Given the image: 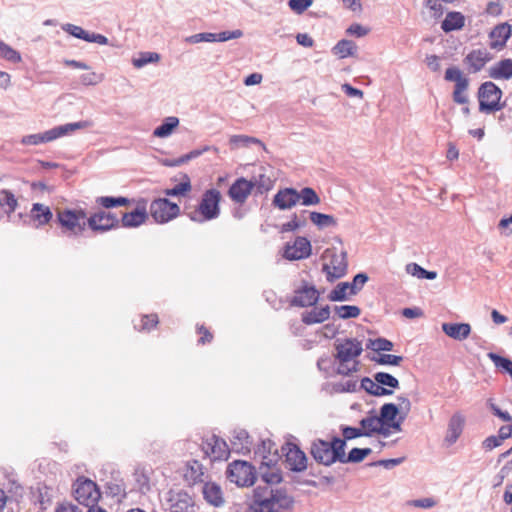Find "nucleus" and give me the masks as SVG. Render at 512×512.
Segmentation results:
<instances>
[{
  "label": "nucleus",
  "mask_w": 512,
  "mask_h": 512,
  "mask_svg": "<svg viewBox=\"0 0 512 512\" xmlns=\"http://www.w3.org/2000/svg\"><path fill=\"white\" fill-rule=\"evenodd\" d=\"M294 500L286 489L271 485H258L254 489L249 512H291Z\"/></svg>",
  "instance_id": "nucleus-1"
},
{
  "label": "nucleus",
  "mask_w": 512,
  "mask_h": 512,
  "mask_svg": "<svg viewBox=\"0 0 512 512\" xmlns=\"http://www.w3.org/2000/svg\"><path fill=\"white\" fill-rule=\"evenodd\" d=\"M345 448V440L339 437H333L331 441L315 439L311 443L310 453L317 463L331 466L343 460Z\"/></svg>",
  "instance_id": "nucleus-2"
},
{
  "label": "nucleus",
  "mask_w": 512,
  "mask_h": 512,
  "mask_svg": "<svg viewBox=\"0 0 512 512\" xmlns=\"http://www.w3.org/2000/svg\"><path fill=\"white\" fill-rule=\"evenodd\" d=\"M336 358L339 361L338 374L349 375L357 370L358 362L355 360L361 355L362 343L355 338L345 339L336 344Z\"/></svg>",
  "instance_id": "nucleus-3"
},
{
  "label": "nucleus",
  "mask_w": 512,
  "mask_h": 512,
  "mask_svg": "<svg viewBox=\"0 0 512 512\" xmlns=\"http://www.w3.org/2000/svg\"><path fill=\"white\" fill-rule=\"evenodd\" d=\"M91 126L89 121H79L74 123H67L64 125L53 127L43 133H36L25 135L21 138V144L30 146V145H40L44 143H48L54 141L58 138L73 134L75 131L80 129H85Z\"/></svg>",
  "instance_id": "nucleus-4"
},
{
  "label": "nucleus",
  "mask_w": 512,
  "mask_h": 512,
  "mask_svg": "<svg viewBox=\"0 0 512 512\" xmlns=\"http://www.w3.org/2000/svg\"><path fill=\"white\" fill-rule=\"evenodd\" d=\"M57 221L61 234L68 238H77L87 226L86 213L82 209H64L57 212Z\"/></svg>",
  "instance_id": "nucleus-5"
},
{
  "label": "nucleus",
  "mask_w": 512,
  "mask_h": 512,
  "mask_svg": "<svg viewBox=\"0 0 512 512\" xmlns=\"http://www.w3.org/2000/svg\"><path fill=\"white\" fill-rule=\"evenodd\" d=\"M220 200L221 193L218 190H207L203 194L198 208L190 213V219L198 223H203L206 221L216 219L220 214Z\"/></svg>",
  "instance_id": "nucleus-6"
},
{
  "label": "nucleus",
  "mask_w": 512,
  "mask_h": 512,
  "mask_svg": "<svg viewBox=\"0 0 512 512\" xmlns=\"http://www.w3.org/2000/svg\"><path fill=\"white\" fill-rule=\"evenodd\" d=\"M501 97L502 91L495 83L484 82L478 90L479 110L486 113L501 110L503 108V105L499 103Z\"/></svg>",
  "instance_id": "nucleus-7"
},
{
  "label": "nucleus",
  "mask_w": 512,
  "mask_h": 512,
  "mask_svg": "<svg viewBox=\"0 0 512 512\" xmlns=\"http://www.w3.org/2000/svg\"><path fill=\"white\" fill-rule=\"evenodd\" d=\"M226 475L230 482L240 487L251 486L256 479L254 467L246 461H234L230 463Z\"/></svg>",
  "instance_id": "nucleus-8"
},
{
  "label": "nucleus",
  "mask_w": 512,
  "mask_h": 512,
  "mask_svg": "<svg viewBox=\"0 0 512 512\" xmlns=\"http://www.w3.org/2000/svg\"><path fill=\"white\" fill-rule=\"evenodd\" d=\"M368 281L365 273H359L354 276L352 282H341L330 292L331 301H345L349 296L356 295Z\"/></svg>",
  "instance_id": "nucleus-9"
},
{
  "label": "nucleus",
  "mask_w": 512,
  "mask_h": 512,
  "mask_svg": "<svg viewBox=\"0 0 512 512\" xmlns=\"http://www.w3.org/2000/svg\"><path fill=\"white\" fill-rule=\"evenodd\" d=\"M74 496L79 504L89 507L97 504L100 491L92 480L80 478L74 484Z\"/></svg>",
  "instance_id": "nucleus-10"
},
{
  "label": "nucleus",
  "mask_w": 512,
  "mask_h": 512,
  "mask_svg": "<svg viewBox=\"0 0 512 512\" xmlns=\"http://www.w3.org/2000/svg\"><path fill=\"white\" fill-rule=\"evenodd\" d=\"M180 213V208L176 203H172L166 198H159L152 201L150 205V214L153 219L160 224L167 223L176 218Z\"/></svg>",
  "instance_id": "nucleus-11"
},
{
  "label": "nucleus",
  "mask_w": 512,
  "mask_h": 512,
  "mask_svg": "<svg viewBox=\"0 0 512 512\" xmlns=\"http://www.w3.org/2000/svg\"><path fill=\"white\" fill-rule=\"evenodd\" d=\"M347 267V253L341 251L340 253H333L329 263H325L322 270L326 274L327 280L332 282L343 277L347 272Z\"/></svg>",
  "instance_id": "nucleus-12"
},
{
  "label": "nucleus",
  "mask_w": 512,
  "mask_h": 512,
  "mask_svg": "<svg viewBox=\"0 0 512 512\" xmlns=\"http://www.w3.org/2000/svg\"><path fill=\"white\" fill-rule=\"evenodd\" d=\"M311 255V243L305 237H297L293 243H287L283 257L287 260H301Z\"/></svg>",
  "instance_id": "nucleus-13"
},
{
  "label": "nucleus",
  "mask_w": 512,
  "mask_h": 512,
  "mask_svg": "<svg viewBox=\"0 0 512 512\" xmlns=\"http://www.w3.org/2000/svg\"><path fill=\"white\" fill-rule=\"evenodd\" d=\"M202 450L213 461L226 459L229 455L227 443L215 435L203 442Z\"/></svg>",
  "instance_id": "nucleus-14"
},
{
  "label": "nucleus",
  "mask_w": 512,
  "mask_h": 512,
  "mask_svg": "<svg viewBox=\"0 0 512 512\" xmlns=\"http://www.w3.org/2000/svg\"><path fill=\"white\" fill-rule=\"evenodd\" d=\"M465 416L461 412H455L449 419L444 444L447 447L454 445L463 433Z\"/></svg>",
  "instance_id": "nucleus-15"
},
{
  "label": "nucleus",
  "mask_w": 512,
  "mask_h": 512,
  "mask_svg": "<svg viewBox=\"0 0 512 512\" xmlns=\"http://www.w3.org/2000/svg\"><path fill=\"white\" fill-rule=\"evenodd\" d=\"M87 225L98 232L108 231L118 225V219L110 212L100 211L87 219Z\"/></svg>",
  "instance_id": "nucleus-16"
},
{
  "label": "nucleus",
  "mask_w": 512,
  "mask_h": 512,
  "mask_svg": "<svg viewBox=\"0 0 512 512\" xmlns=\"http://www.w3.org/2000/svg\"><path fill=\"white\" fill-rule=\"evenodd\" d=\"M491 59L492 55L487 49H474L465 56L464 64L467 65L470 72L477 73L481 71Z\"/></svg>",
  "instance_id": "nucleus-17"
},
{
  "label": "nucleus",
  "mask_w": 512,
  "mask_h": 512,
  "mask_svg": "<svg viewBox=\"0 0 512 512\" xmlns=\"http://www.w3.org/2000/svg\"><path fill=\"white\" fill-rule=\"evenodd\" d=\"M254 186V182L241 177L231 185L228 195L232 201L243 204L251 194Z\"/></svg>",
  "instance_id": "nucleus-18"
},
{
  "label": "nucleus",
  "mask_w": 512,
  "mask_h": 512,
  "mask_svg": "<svg viewBox=\"0 0 512 512\" xmlns=\"http://www.w3.org/2000/svg\"><path fill=\"white\" fill-rule=\"evenodd\" d=\"M512 28L508 23H501L496 25L489 33L490 48L494 50H501L506 46L508 39L511 37Z\"/></svg>",
  "instance_id": "nucleus-19"
},
{
  "label": "nucleus",
  "mask_w": 512,
  "mask_h": 512,
  "mask_svg": "<svg viewBox=\"0 0 512 512\" xmlns=\"http://www.w3.org/2000/svg\"><path fill=\"white\" fill-rule=\"evenodd\" d=\"M298 203V191L294 188L279 190L274 198L273 205L280 210H288Z\"/></svg>",
  "instance_id": "nucleus-20"
},
{
  "label": "nucleus",
  "mask_w": 512,
  "mask_h": 512,
  "mask_svg": "<svg viewBox=\"0 0 512 512\" xmlns=\"http://www.w3.org/2000/svg\"><path fill=\"white\" fill-rule=\"evenodd\" d=\"M319 293L314 286H304L295 292L291 304L298 307H309L316 304Z\"/></svg>",
  "instance_id": "nucleus-21"
},
{
  "label": "nucleus",
  "mask_w": 512,
  "mask_h": 512,
  "mask_svg": "<svg viewBox=\"0 0 512 512\" xmlns=\"http://www.w3.org/2000/svg\"><path fill=\"white\" fill-rule=\"evenodd\" d=\"M286 462L292 471L301 472L307 467V458L303 451L294 446L286 453Z\"/></svg>",
  "instance_id": "nucleus-22"
},
{
  "label": "nucleus",
  "mask_w": 512,
  "mask_h": 512,
  "mask_svg": "<svg viewBox=\"0 0 512 512\" xmlns=\"http://www.w3.org/2000/svg\"><path fill=\"white\" fill-rule=\"evenodd\" d=\"M202 493L204 499L215 507H220L224 504V497L221 487L214 482H207L203 485Z\"/></svg>",
  "instance_id": "nucleus-23"
},
{
  "label": "nucleus",
  "mask_w": 512,
  "mask_h": 512,
  "mask_svg": "<svg viewBox=\"0 0 512 512\" xmlns=\"http://www.w3.org/2000/svg\"><path fill=\"white\" fill-rule=\"evenodd\" d=\"M442 330L450 338L462 341L469 336L471 326L468 323H443Z\"/></svg>",
  "instance_id": "nucleus-24"
},
{
  "label": "nucleus",
  "mask_w": 512,
  "mask_h": 512,
  "mask_svg": "<svg viewBox=\"0 0 512 512\" xmlns=\"http://www.w3.org/2000/svg\"><path fill=\"white\" fill-rule=\"evenodd\" d=\"M489 77L495 80L512 78V59H504L489 68Z\"/></svg>",
  "instance_id": "nucleus-25"
},
{
  "label": "nucleus",
  "mask_w": 512,
  "mask_h": 512,
  "mask_svg": "<svg viewBox=\"0 0 512 512\" xmlns=\"http://www.w3.org/2000/svg\"><path fill=\"white\" fill-rule=\"evenodd\" d=\"M147 219V212L145 208H136L132 212L124 213L121 219L122 226L133 228L138 227Z\"/></svg>",
  "instance_id": "nucleus-26"
},
{
  "label": "nucleus",
  "mask_w": 512,
  "mask_h": 512,
  "mask_svg": "<svg viewBox=\"0 0 512 512\" xmlns=\"http://www.w3.org/2000/svg\"><path fill=\"white\" fill-rule=\"evenodd\" d=\"M330 316V308L328 305L321 308H314L302 314V321L307 325L322 323Z\"/></svg>",
  "instance_id": "nucleus-27"
},
{
  "label": "nucleus",
  "mask_w": 512,
  "mask_h": 512,
  "mask_svg": "<svg viewBox=\"0 0 512 512\" xmlns=\"http://www.w3.org/2000/svg\"><path fill=\"white\" fill-rule=\"evenodd\" d=\"M252 144H256L261 148L265 149V145L263 144V142L256 137L248 135H232L229 138V145L232 150L249 147Z\"/></svg>",
  "instance_id": "nucleus-28"
},
{
  "label": "nucleus",
  "mask_w": 512,
  "mask_h": 512,
  "mask_svg": "<svg viewBox=\"0 0 512 512\" xmlns=\"http://www.w3.org/2000/svg\"><path fill=\"white\" fill-rule=\"evenodd\" d=\"M179 119L175 116L166 117L162 124L153 131V136L157 138H167L178 127Z\"/></svg>",
  "instance_id": "nucleus-29"
},
{
  "label": "nucleus",
  "mask_w": 512,
  "mask_h": 512,
  "mask_svg": "<svg viewBox=\"0 0 512 512\" xmlns=\"http://www.w3.org/2000/svg\"><path fill=\"white\" fill-rule=\"evenodd\" d=\"M464 16L460 12H449L441 24L444 32L459 30L464 26Z\"/></svg>",
  "instance_id": "nucleus-30"
},
{
  "label": "nucleus",
  "mask_w": 512,
  "mask_h": 512,
  "mask_svg": "<svg viewBox=\"0 0 512 512\" xmlns=\"http://www.w3.org/2000/svg\"><path fill=\"white\" fill-rule=\"evenodd\" d=\"M50 208L41 203H34L31 208V217L38 222L39 225H45L52 219Z\"/></svg>",
  "instance_id": "nucleus-31"
},
{
  "label": "nucleus",
  "mask_w": 512,
  "mask_h": 512,
  "mask_svg": "<svg viewBox=\"0 0 512 512\" xmlns=\"http://www.w3.org/2000/svg\"><path fill=\"white\" fill-rule=\"evenodd\" d=\"M361 387L373 396L391 395L393 392L385 387H382L375 379L365 377L361 380Z\"/></svg>",
  "instance_id": "nucleus-32"
},
{
  "label": "nucleus",
  "mask_w": 512,
  "mask_h": 512,
  "mask_svg": "<svg viewBox=\"0 0 512 512\" xmlns=\"http://www.w3.org/2000/svg\"><path fill=\"white\" fill-rule=\"evenodd\" d=\"M169 501L171 512H189L188 509L192 507L191 498L186 493H177Z\"/></svg>",
  "instance_id": "nucleus-33"
},
{
  "label": "nucleus",
  "mask_w": 512,
  "mask_h": 512,
  "mask_svg": "<svg viewBox=\"0 0 512 512\" xmlns=\"http://www.w3.org/2000/svg\"><path fill=\"white\" fill-rule=\"evenodd\" d=\"M360 426L363 429V434L366 437H371L381 428V420L377 415H369L360 421Z\"/></svg>",
  "instance_id": "nucleus-34"
},
{
  "label": "nucleus",
  "mask_w": 512,
  "mask_h": 512,
  "mask_svg": "<svg viewBox=\"0 0 512 512\" xmlns=\"http://www.w3.org/2000/svg\"><path fill=\"white\" fill-rule=\"evenodd\" d=\"M0 200H1V205H3L4 207H7V209L5 210V213L7 214L8 218L11 216V214L16 211V209L18 208V199L16 198L15 194L8 190V189H3L0 191Z\"/></svg>",
  "instance_id": "nucleus-35"
},
{
  "label": "nucleus",
  "mask_w": 512,
  "mask_h": 512,
  "mask_svg": "<svg viewBox=\"0 0 512 512\" xmlns=\"http://www.w3.org/2000/svg\"><path fill=\"white\" fill-rule=\"evenodd\" d=\"M357 51V46L353 41L340 40L333 48V53L338 55L340 58H346L353 56Z\"/></svg>",
  "instance_id": "nucleus-36"
},
{
  "label": "nucleus",
  "mask_w": 512,
  "mask_h": 512,
  "mask_svg": "<svg viewBox=\"0 0 512 512\" xmlns=\"http://www.w3.org/2000/svg\"><path fill=\"white\" fill-rule=\"evenodd\" d=\"M233 449L236 451L249 450L250 449V437L247 431L240 429L235 430L232 436Z\"/></svg>",
  "instance_id": "nucleus-37"
},
{
  "label": "nucleus",
  "mask_w": 512,
  "mask_h": 512,
  "mask_svg": "<svg viewBox=\"0 0 512 512\" xmlns=\"http://www.w3.org/2000/svg\"><path fill=\"white\" fill-rule=\"evenodd\" d=\"M310 220L319 229H323L337 224L336 219L332 215L320 212H310Z\"/></svg>",
  "instance_id": "nucleus-38"
},
{
  "label": "nucleus",
  "mask_w": 512,
  "mask_h": 512,
  "mask_svg": "<svg viewBox=\"0 0 512 512\" xmlns=\"http://www.w3.org/2000/svg\"><path fill=\"white\" fill-rule=\"evenodd\" d=\"M371 453L372 450L370 448H353L348 455L344 453L343 460L340 463H359Z\"/></svg>",
  "instance_id": "nucleus-39"
},
{
  "label": "nucleus",
  "mask_w": 512,
  "mask_h": 512,
  "mask_svg": "<svg viewBox=\"0 0 512 512\" xmlns=\"http://www.w3.org/2000/svg\"><path fill=\"white\" fill-rule=\"evenodd\" d=\"M304 206L318 205L320 203V197L317 195L314 189L305 187L298 192V202Z\"/></svg>",
  "instance_id": "nucleus-40"
},
{
  "label": "nucleus",
  "mask_w": 512,
  "mask_h": 512,
  "mask_svg": "<svg viewBox=\"0 0 512 512\" xmlns=\"http://www.w3.org/2000/svg\"><path fill=\"white\" fill-rule=\"evenodd\" d=\"M398 413H399V409H398L397 405H395L393 403H385L380 408V414L378 415V417L381 420V422L389 424L392 422H396L395 418Z\"/></svg>",
  "instance_id": "nucleus-41"
},
{
  "label": "nucleus",
  "mask_w": 512,
  "mask_h": 512,
  "mask_svg": "<svg viewBox=\"0 0 512 512\" xmlns=\"http://www.w3.org/2000/svg\"><path fill=\"white\" fill-rule=\"evenodd\" d=\"M407 273L415 276L419 279H429L433 280L437 277V273L435 271H428L422 268L420 265L416 263H410L406 266Z\"/></svg>",
  "instance_id": "nucleus-42"
},
{
  "label": "nucleus",
  "mask_w": 512,
  "mask_h": 512,
  "mask_svg": "<svg viewBox=\"0 0 512 512\" xmlns=\"http://www.w3.org/2000/svg\"><path fill=\"white\" fill-rule=\"evenodd\" d=\"M160 61V55L156 52H141L137 58H133L132 63L136 68H142L150 63Z\"/></svg>",
  "instance_id": "nucleus-43"
},
{
  "label": "nucleus",
  "mask_w": 512,
  "mask_h": 512,
  "mask_svg": "<svg viewBox=\"0 0 512 512\" xmlns=\"http://www.w3.org/2000/svg\"><path fill=\"white\" fill-rule=\"evenodd\" d=\"M0 57L12 63H19L22 60L20 53L2 40H0Z\"/></svg>",
  "instance_id": "nucleus-44"
},
{
  "label": "nucleus",
  "mask_w": 512,
  "mask_h": 512,
  "mask_svg": "<svg viewBox=\"0 0 512 512\" xmlns=\"http://www.w3.org/2000/svg\"><path fill=\"white\" fill-rule=\"evenodd\" d=\"M335 313L341 319L356 318L360 315V308L354 305H341L334 307Z\"/></svg>",
  "instance_id": "nucleus-45"
},
{
  "label": "nucleus",
  "mask_w": 512,
  "mask_h": 512,
  "mask_svg": "<svg viewBox=\"0 0 512 512\" xmlns=\"http://www.w3.org/2000/svg\"><path fill=\"white\" fill-rule=\"evenodd\" d=\"M96 202L104 208H113L129 204V199L125 197L102 196L97 198Z\"/></svg>",
  "instance_id": "nucleus-46"
},
{
  "label": "nucleus",
  "mask_w": 512,
  "mask_h": 512,
  "mask_svg": "<svg viewBox=\"0 0 512 512\" xmlns=\"http://www.w3.org/2000/svg\"><path fill=\"white\" fill-rule=\"evenodd\" d=\"M62 30L67 32L68 34L74 36L75 38L84 40L88 42L90 37V32L84 30L82 27L74 25V24H64L62 25Z\"/></svg>",
  "instance_id": "nucleus-47"
},
{
  "label": "nucleus",
  "mask_w": 512,
  "mask_h": 512,
  "mask_svg": "<svg viewBox=\"0 0 512 512\" xmlns=\"http://www.w3.org/2000/svg\"><path fill=\"white\" fill-rule=\"evenodd\" d=\"M191 190L190 179L185 176V180L178 183L171 189H166L165 194L167 196H184Z\"/></svg>",
  "instance_id": "nucleus-48"
},
{
  "label": "nucleus",
  "mask_w": 512,
  "mask_h": 512,
  "mask_svg": "<svg viewBox=\"0 0 512 512\" xmlns=\"http://www.w3.org/2000/svg\"><path fill=\"white\" fill-rule=\"evenodd\" d=\"M374 379L382 386V387H390V388H398L399 381L393 375L385 372H378L374 374Z\"/></svg>",
  "instance_id": "nucleus-49"
},
{
  "label": "nucleus",
  "mask_w": 512,
  "mask_h": 512,
  "mask_svg": "<svg viewBox=\"0 0 512 512\" xmlns=\"http://www.w3.org/2000/svg\"><path fill=\"white\" fill-rule=\"evenodd\" d=\"M445 80L453 81L455 84L469 83L468 79L463 76L461 70L457 67H450L446 70Z\"/></svg>",
  "instance_id": "nucleus-50"
},
{
  "label": "nucleus",
  "mask_w": 512,
  "mask_h": 512,
  "mask_svg": "<svg viewBox=\"0 0 512 512\" xmlns=\"http://www.w3.org/2000/svg\"><path fill=\"white\" fill-rule=\"evenodd\" d=\"M469 83H460L455 84L454 92H453V100L458 104H467L468 97L465 91L468 88Z\"/></svg>",
  "instance_id": "nucleus-51"
},
{
  "label": "nucleus",
  "mask_w": 512,
  "mask_h": 512,
  "mask_svg": "<svg viewBox=\"0 0 512 512\" xmlns=\"http://www.w3.org/2000/svg\"><path fill=\"white\" fill-rule=\"evenodd\" d=\"M407 506L430 509L437 505V500L433 497H426L421 499L409 500L406 502Z\"/></svg>",
  "instance_id": "nucleus-52"
},
{
  "label": "nucleus",
  "mask_w": 512,
  "mask_h": 512,
  "mask_svg": "<svg viewBox=\"0 0 512 512\" xmlns=\"http://www.w3.org/2000/svg\"><path fill=\"white\" fill-rule=\"evenodd\" d=\"M373 360L381 365L398 366L402 362L403 357L392 354H380L377 358H373Z\"/></svg>",
  "instance_id": "nucleus-53"
},
{
  "label": "nucleus",
  "mask_w": 512,
  "mask_h": 512,
  "mask_svg": "<svg viewBox=\"0 0 512 512\" xmlns=\"http://www.w3.org/2000/svg\"><path fill=\"white\" fill-rule=\"evenodd\" d=\"M368 347L376 352L391 351L393 349V343L385 338H377L375 340H370V345Z\"/></svg>",
  "instance_id": "nucleus-54"
},
{
  "label": "nucleus",
  "mask_w": 512,
  "mask_h": 512,
  "mask_svg": "<svg viewBox=\"0 0 512 512\" xmlns=\"http://www.w3.org/2000/svg\"><path fill=\"white\" fill-rule=\"evenodd\" d=\"M341 430H342V435H343L342 440H345V442L347 440H352V439H355L358 437L365 436V434H363V429L361 426L359 428L350 427V426H342Z\"/></svg>",
  "instance_id": "nucleus-55"
},
{
  "label": "nucleus",
  "mask_w": 512,
  "mask_h": 512,
  "mask_svg": "<svg viewBox=\"0 0 512 512\" xmlns=\"http://www.w3.org/2000/svg\"><path fill=\"white\" fill-rule=\"evenodd\" d=\"M504 439L503 437L501 436L500 432L498 431V434L497 435H491L489 437H487L483 442H482V447L486 450V451H491L493 450L494 448L496 447H499L500 445H502Z\"/></svg>",
  "instance_id": "nucleus-56"
},
{
  "label": "nucleus",
  "mask_w": 512,
  "mask_h": 512,
  "mask_svg": "<svg viewBox=\"0 0 512 512\" xmlns=\"http://www.w3.org/2000/svg\"><path fill=\"white\" fill-rule=\"evenodd\" d=\"M103 75L96 72H88L80 76L83 85H96L103 80Z\"/></svg>",
  "instance_id": "nucleus-57"
},
{
  "label": "nucleus",
  "mask_w": 512,
  "mask_h": 512,
  "mask_svg": "<svg viewBox=\"0 0 512 512\" xmlns=\"http://www.w3.org/2000/svg\"><path fill=\"white\" fill-rule=\"evenodd\" d=\"M488 407L490 408L493 415L500 418L504 422H511L512 416L507 411L501 410L495 403H493L491 400L487 402Z\"/></svg>",
  "instance_id": "nucleus-58"
},
{
  "label": "nucleus",
  "mask_w": 512,
  "mask_h": 512,
  "mask_svg": "<svg viewBox=\"0 0 512 512\" xmlns=\"http://www.w3.org/2000/svg\"><path fill=\"white\" fill-rule=\"evenodd\" d=\"M391 429H394L397 432L401 431L400 422H392L389 424L381 422V428L379 429V431L376 432V434H379L384 438H387L391 435Z\"/></svg>",
  "instance_id": "nucleus-59"
},
{
  "label": "nucleus",
  "mask_w": 512,
  "mask_h": 512,
  "mask_svg": "<svg viewBox=\"0 0 512 512\" xmlns=\"http://www.w3.org/2000/svg\"><path fill=\"white\" fill-rule=\"evenodd\" d=\"M346 33L348 35L360 38L366 36L369 33V28L364 27L358 23H354L347 28Z\"/></svg>",
  "instance_id": "nucleus-60"
},
{
  "label": "nucleus",
  "mask_w": 512,
  "mask_h": 512,
  "mask_svg": "<svg viewBox=\"0 0 512 512\" xmlns=\"http://www.w3.org/2000/svg\"><path fill=\"white\" fill-rule=\"evenodd\" d=\"M243 32L239 29L234 31H223L220 33H217V41L218 42H225L231 39H237L242 37Z\"/></svg>",
  "instance_id": "nucleus-61"
},
{
  "label": "nucleus",
  "mask_w": 512,
  "mask_h": 512,
  "mask_svg": "<svg viewBox=\"0 0 512 512\" xmlns=\"http://www.w3.org/2000/svg\"><path fill=\"white\" fill-rule=\"evenodd\" d=\"M158 323V317L156 314L144 315L141 319V330L149 331L151 328L155 327Z\"/></svg>",
  "instance_id": "nucleus-62"
},
{
  "label": "nucleus",
  "mask_w": 512,
  "mask_h": 512,
  "mask_svg": "<svg viewBox=\"0 0 512 512\" xmlns=\"http://www.w3.org/2000/svg\"><path fill=\"white\" fill-rule=\"evenodd\" d=\"M404 461V458H393V459H382L372 463L374 466H382L385 469H392L400 465Z\"/></svg>",
  "instance_id": "nucleus-63"
},
{
  "label": "nucleus",
  "mask_w": 512,
  "mask_h": 512,
  "mask_svg": "<svg viewBox=\"0 0 512 512\" xmlns=\"http://www.w3.org/2000/svg\"><path fill=\"white\" fill-rule=\"evenodd\" d=\"M260 192L262 191H268L272 188L273 183L270 180L269 177L265 176L264 174L259 175L258 179L254 183Z\"/></svg>",
  "instance_id": "nucleus-64"
}]
</instances>
